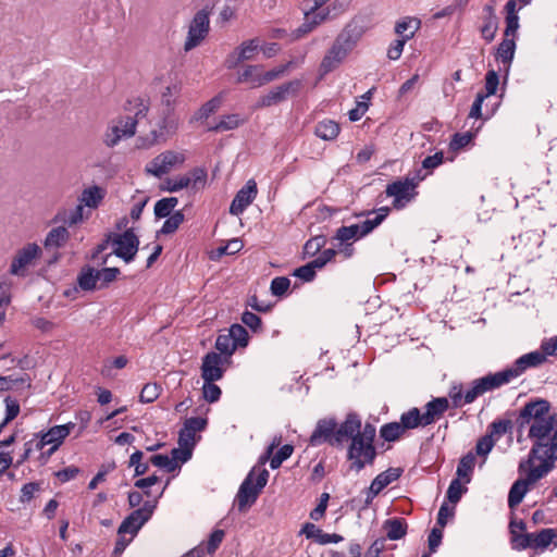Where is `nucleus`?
<instances>
[{
	"mask_svg": "<svg viewBox=\"0 0 557 557\" xmlns=\"http://www.w3.org/2000/svg\"><path fill=\"white\" fill-rule=\"evenodd\" d=\"M97 270L87 267L83 268L77 276V284L83 290H94L97 287Z\"/></svg>",
	"mask_w": 557,
	"mask_h": 557,
	"instance_id": "58836bf2",
	"label": "nucleus"
},
{
	"mask_svg": "<svg viewBox=\"0 0 557 557\" xmlns=\"http://www.w3.org/2000/svg\"><path fill=\"white\" fill-rule=\"evenodd\" d=\"M349 53L350 52L342 47V45L334 41L320 64L322 75H325L339 66Z\"/></svg>",
	"mask_w": 557,
	"mask_h": 557,
	"instance_id": "b1692460",
	"label": "nucleus"
},
{
	"mask_svg": "<svg viewBox=\"0 0 557 557\" xmlns=\"http://www.w3.org/2000/svg\"><path fill=\"white\" fill-rule=\"evenodd\" d=\"M69 232L64 226L53 227L45 239V246L49 248L62 247L69 239Z\"/></svg>",
	"mask_w": 557,
	"mask_h": 557,
	"instance_id": "4c0bfd02",
	"label": "nucleus"
},
{
	"mask_svg": "<svg viewBox=\"0 0 557 557\" xmlns=\"http://www.w3.org/2000/svg\"><path fill=\"white\" fill-rule=\"evenodd\" d=\"M269 471L261 466H255L243 483L240 484L235 497L237 508L240 512L246 511L257 500L259 494L267 485Z\"/></svg>",
	"mask_w": 557,
	"mask_h": 557,
	"instance_id": "7ed1b4c3",
	"label": "nucleus"
},
{
	"mask_svg": "<svg viewBox=\"0 0 557 557\" xmlns=\"http://www.w3.org/2000/svg\"><path fill=\"white\" fill-rule=\"evenodd\" d=\"M227 333L230 334L231 338L233 339L234 344L237 348L239 347H246L248 345L249 335L247 330L240 325V324H233Z\"/></svg>",
	"mask_w": 557,
	"mask_h": 557,
	"instance_id": "09e8293b",
	"label": "nucleus"
},
{
	"mask_svg": "<svg viewBox=\"0 0 557 557\" xmlns=\"http://www.w3.org/2000/svg\"><path fill=\"white\" fill-rule=\"evenodd\" d=\"M388 207H381L374 212L373 218H367L361 223L351 224L349 226H341L334 236L341 244H348L349 240L359 239L370 234L375 227H377L388 215Z\"/></svg>",
	"mask_w": 557,
	"mask_h": 557,
	"instance_id": "39448f33",
	"label": "nucleus"
},
{
	"mask_svg": "<svg viewBox=\"0 0 557 557\" xmlns=\"http://www.w3.org/2000/svg\"><path fill=\"white\" fill-rule=\"evenodd\" d=\"M221 104V99L219 97H214L205 104L200 107V109L195 113L193 120H206L212 113H214Z\"/></svg>",
	"mask_w": 557,
	"mask_h": 557,
	"instance_id": "603ef678",
	"label": "nucleus"
},
{
	"mask_svg": "<svg viewBox=\"0 0 557 557\" xmlns=\"http://www.w3.org/2000/svg\"><path fill=\"white\" fill-rule=\"evenodd\" d=\"M326 238L323 235L312 237L304 246V253L308 257H313L321 251L325 246Z\"/></svg>",
	"mask_w": 557,
	"mask_h": 557,
	"instance_id": "864d4df0",
	"label": "nucleus"
},
{
	"mask_svg": "<svg viewBox=\"0 0 557 557\" xmlns=\"http://www.w3.org/2000/svg\"><path fill=\"white\" fill-rule=\"evenodd\" d=\"M288 64L281 65L268 72H262L261 65H247L238 74V83H249L252 88L261 87L282 76L288 69Z\"/></svg>",
	"mask_w": 557,
	"mask_h": 557,
	"instance_id": "0eeeda50",
	"label": "nucleus"
},
{
	"mask_svg": "<svg viewBox=\"0 0 557 557\" xmlns=\"http://www.w3.org/2000/svg\"><path fill=\"white\" fill-rule=\"evenodd\" d=\"M486 11V16L484 18V24L481 27V34L482 37L487 41L491 42L496 35L498 23L497 17L494 13V10L492 7H485L484 9Z\"/></svg>",
	"mask_w": 557,
	"mask_h": 557,
	"instance_id": "e433bc0d",
	"label": "nucleus"
},
{
	"mask_svg": "<svg viewBox=\"0 0 557 557\" xmlns=\"http://www.w3.org/2000/svg\"><path fill=\"white\" fill-rule=\"evenodd\" d=\"M330 11H310V9H306L304 23L297 28V36H304L311 30H313L318 25L324 22L329 16Z\"/></svg>",
	"mask_w": 557,
	"mask_h": 557,
	"instance_id": "cd10ccee",
	"label": "nucleus"
},
{
	"mask_svg": "<svg viewBox=\"0 0 557 557\" xmlns=\"http://www.w3.org/2000/svg\"><path fill=\"white\" fill-rule=\"evenodd\" d=\"M550 404L543 398L528 401L516 418L519 432L529 426L528 437L533 441L524 465L534 462L554 469L557 461V413H549Z\"/></svg>",
	"mask_w": 557,
	"mask_h": 557,
	"instance_id": "f257e3e1",
	"label": "nucleus"
},
{
	"mask_svg": "<svg viewBox=\"0 0 557 557\" xmlns=\"http://www.w3.org/2000/svg\"><path fill=\"white\" fill-rule=\"evenodd\" d=\"M337 423L333 419H323L317 423L313 433L310 436V445L318 446L322 443H329L333 446L337 445L335 442Z\"/></svg>",
	"mask_w": 557,
	"mask_h": 557,
	"instance_id": "5701e85b",
	"label": "nucleus"
},
{
	"mask_svg": "<svg viewBox=\"0 0 557 557\" xmlns=\"http://www.w3.org/2000/svg\"><path fill=\"white\" fill-rule=\"evenodd\" d=\"M32 380L28 374L0 376V392L29 388Z\"/></svg>",
	"mask_w": 557,
	"mask_h": 557,
	"instance_id": "2f4dec72",
	"label": "nucleus"
},
{
	"mask_svg": "<svg viewBox=\"0 0 557 557\" xmlns=\"http://www.w3.org/2000/svg\"><path fill=\"white\" fill-rule=\"evenodd\" d=\"M203 397L209 403H215L221 397V388L214 382H203L202 386Z\"/></svg>",
	"mask_w": 557,
	"mask_h": 557,
	"instance_id": "052dcab7",
	"label": "nucleus"
},
{
	"mask_svg": "<svg viewBox=\"0 0 557 557\" xmlns=\"http://www.w3.org/2000/svg\"><path fill=\"white\" fill-rule=\"evenodd\" d=\"M420 27L421 21L418 17L406 16L396 23L395 33L400 37V39L408 41L414 36Z\"/></svg>",
	"mask_w": 557,
	"mask_h": 557,
	"instance_id": "7c9ffc66",
	"label": "nucleus"
},
{
	"mask_svg": "<svg viewBox=\"0 0 557 557\" xmlns=\"http://www.w3.org/2000/svg\"><path fill=\"white\" fill-rule=\"evenodd\" d=\"M154 505L146 502L141 508L134 510L128 515L119 527L117 534H131L132 537L150 519L153 513Z\"/></svg>",
	"mask_w": 557,
	"mask_h": 557,
	"instance_id": "4468645a",
	"label": "nucleus"
},
{
	"mask_svg": "<svg viewBox=\"0 0 557 557\" xmlns=\"http://www.w3.org/2000/svg\"><path fill=\"white\" fill-rule=\"evenodd\" d=\"M184 188H188V178L183 175L176 177H168L163 181L160 189L169 193H176Z\"/></svg>",
	"mask_w": 557,
	"mask_h": 557,
	"instance_id": "8fccbe9b",
	"label": "nucleus"
},
{
	"mask_svg": "<svg viewBox=\"0 0 557 557\" xmlns=\"http://www.w3.org/2000/svg\"><path fill=\"white\" fill-rule=\"evenodd\" d=\"M148 106L143 101L136 104L134 115L120 116L112 122L106 133L104 143L108 147H114L124 137L135 135L137 123L147 116Z\"/></svg>",
	"mask_w": 557,
	"mask_h": 557,
	"instance_id": "20e7f679",
	"label": "nucleus"
},
{
	"mask_svg": "<svg viewBox=\"0 0 557 557\" xmlns=\"http://www.w3.org/2000/svg\"><path fill=\"white\" fill-rule=\"evenodd\" d=\"M405 433L400 422H389L384 424L380 430V435L386 442H395Z\"/></svg>",
	"mask_w": 557,
	"mask_h": 557,
	"instance_id": "37998d69",
	"label": "nucleus"
},
{
	"mask_svg": "<svg viewBox=\"0 0 557 557\" xmlns=\"http://www.w3.org/2000/svg\"><path fill=\"white\" fill-rule=\"evenodd\" d=\"M294 451V447L289 444L283 445L277 453L270 459V467L274 470L281 467L283 461L288 459Z\"/></svg>",
	"mask_w": 557,
	"mask_h": 557,
	"instance_id": "4d7b16f0",
	"label": "nucleus"
},
{
	"mask_svg": "<svg viewBox=\"0 0 557 557\" xmlns=\"http://www.w3.org/2000/svg\"><path fill=\"white\" fill-rule=\"evenodd\" d=\"M448 407L449 401L446 397H437L432 399L424 406V422L428 425L434 423L444 414Z\"/></svg>",
	"mask_w": 557,
	"mask_h": 557,
	"instance_id": "bb28decb",
	"label": "nucleus"
},
{
	"mask_svg": "<svg viewBox=\"0 0 557 557\" xmlns=\"http://www.w3.org/2000/svg\"><path fill=\"white\" fill-rule=\"evenodd\" d=\"M472 137V134L469 132L462 134L456 133L449 143L450 150L458 151L462 149L463 147L470 144Z\"/></svg>",
	"mask_w": 557,
	"mask_h": 557,
	"instance_id": "680f3d73",
	"label": "nucleus"
},
{
	"mask_svg": "<svg viewBox=\"0 0 557 557\" xmlns=\"http://www.w3.org/2000/svg\"><path fill=\"white\" fill-rule=\"evenodd\" d=\"M512 429V421L508 419H500L493 421L488 426V435L498 441L503 435L510 432Z\"/></svg>",
	"mask_w": 557,
	"mask_h": 557,
	"instance_id": "de8ad7c7",
	"label": "nucleus"
},
{
	"mask_svg": "<svg viewBox=\"0 0 557 557\" xmlns=\"http://www.w3.org/2000/svg\"><path fill=\"white\" fill-rule=\"evenodd\" d=\"M533 548L545 549L550 544L555 546V535L553 529H542L540 532L532 533Z\"/></svg>",
	"mask_w": 557,
	"mask_h": 557,
	"instance_id": "79ce46f5",
	"label": "nucleus"
},
{
	"mask_svg": "<svg viewBox=\"0 0 557 557\" xmlns=\"http://www.w3.org/2000/svg\"><path fill=\"white\" fill-rule=\"evenodd\" d=\"M510 375L511 373L505 369L472 381L471 386L465 392V403L471 404L484 393L511 382Z\"/></svg>",
	"mask_w": 557,
	"mask_h": 557,
	"instance_id": "423d86ee",
	"label": "nucleus"
},
{
	"mask_svg": "<svg viewBox=\"0 0 557 557\" xmlns=\"http://www.w3.org/2000/svg\"><path fill=\"white\" fill-rule=\"evenodd\" d=\"M176 197H168L158 200L154 205V215L159 219L171 215L172 210L177 206Z\"/></svg>",
	"mask_w": 557,
	"mask_h": 557,
	"instance_id": "49530a36",
	"label": "nucleus"
},
{
	"mask_svg": "<svg viewBox=\"0 0 557 557\" xmlns=\"http://www.w3.org/2000/svg\"><path fill=\"white\" fill-rule=\"evenodd\" d=\"M210 29V10L207 8L199 10L190 21L184 50L190 51L198 47L207 37Z\"/></svg>",
	"mask_w": 557,
	"mask_h": 557,
	"instance_id": "1a4fd4ad",
	"label": "nucleus"
},
{
	"mask_svg": "<svg viewBox=\"0 0 557 557\" xmlns=\"http://www.w3.org/2000/svg\"><path fill=\"white\" fill-rule=\"evenodd\" d=\"M467 492V487L462 486L459 479H454L447 490V498L450 503L456 504L460 500L463 493Z\"/></svg>",
	"mask_w": 557,
	"mask_h": 557,
	"instance_id": "bf43d9fd",
	"label": "nucleus"
},
{
	"mask_svg": "<svg viewBox=\"0 0 557 557\" xmlns=\"http://www.w3.org/2000/svg\"><path fill=\"white\" fill-rule=\"evenodd\" d=\"M399 422H400L401 426L404 428L405 432L407 430H412L418 426H426L428 425L424 422L423 413H421L420 410L416 407L404 412L400 416Z\"/></svg>",
	"mask_w": 557,
	"mask_h": 557,
	"instance_id": "72a5a7b5",
	"label": "nucleus"
},
{
	"mask_svg": "<svg viewBox=\"0 0 557 557\" xmlns=\"http://www.w3.org/2000/svg\"><path fill=\"white\" fill-rule=\"evenodd\" d=\"M106 189L100 187V186H97V185H94V186H90L88 188H85L79 198H78V202L83 206V207H88L90 209H96L99 207V205L102 202V200L104 199L106 197Z\"/></svg>",
	"mask_w": 557,
	"mask_h": 557,
	"instance_id": "c85d7f7f",
	"label": "nucleus"
},
{
	"mask_svg": "<svg viewBox=\"0 0 557 557\" xmlns=\"http://www.w3.org/2000/svg\"><path fill=\"white\" fill-rule=\"evenodd\" d=\"M300 86L301 82L295 79L274 87L268 94L260 97L258 100V107L267 108L283 102L288 96L297 95Z\"/></svg>",
	"mask_w": 557,
	"mask_h": 557,
	"instance_id": "f3484780",
	"label": "nucleus"
},
{
	"mask_svg": "<svg viewBox=\"0 0 557 557\" xmlns=\"http://www.w3.org/2000/svg\"><path fill=\"white\" fill-rule=\"evenodd\" d=\"M362 35L363 27L356 22H350L338 34L335 41L351 52L361 39Z\"/></svg>",
	"mask_w": 557,
	"mask_h": 557,
	"instance_id": "393cba45",
	"label": "nucleus"
},
{
	"mask_svg": "<svg viewBox=\"0 0 557 557\" xmlns=\"http://www.w3.org/2000/svg\"><path fill=\"white\" fill-rule=\"evenodd\" d=\"M518 471L524 476L515 481L509 490L508 507L510 509L516 508L523 500L525 494L530 490V486L546 476L552 470L547 465H537L534 462L524 465V460H521Z\"/></svg>",
	"mask_w": 557,
	"mask_h": 557,
	"instance_id": "f03ea898",
	"label": "nucleus"
},
{
	"mask_svg": "<svg viewBox=\"0 0 557 557\" xmlns=\"http://www.w3.org/2000/svg\"><path fill=\"white\" fill-rule=\"evenodd\" d=\"M41 255V248L37 244H27L20 249L13 258L10 267V273L17 276H24L26 270Z\"/></svg>",
	"mask_w": 557,
	"mask_h": 557,
	"instance_id": "2eb2a0df",
	"label": "nucleus"
},
{
	"mask_svg": "<svg viewBox=\"0 0 557 557\" xmlns=\"http://www.w3.org/2000/svg\"><path fill=\"white\" fill-rule=\"evenodd\" d=\"M5 418L2 421V426H5L10 421L15 419L20 413V405L11 397L5 398Z\"/></svg>",
	"mask_w": 557,
	"mask_h": 557,
	"instance_id": "0e129e2a",
	"label": "nucleus"
},
{
	"mask_svg": "<svg viewBox=\"0 0 557 557\" xmlns=\"http://www.w3.org/2000/svg\"><path fill=\"white\" fill-rule=\"evenodd\" d=\"M495 443H496V440L492 438V435H488L486 433L476 443V446H475L476 454L480 456L488 455V453L493 449Z\"/></svg>",
	"mask_w": 557,
	"mask_h": 557,
	"instance_id": "69168bd1",
	"label": "nucleus"
},
{
	"mask_svg": "<svg viewBox=\"0 0 557 557\" xmlns=\"http://www.w3.org/2000/svg\"><path fill=\"white\" fill-rule=\"evenodd\" d=\"M475 465V458L474 456L469 453L466 456H463L457 467V475L459 480H463L465 483H469L471 480V474L473 472Z\"/></svg>",
	"mask_w": 557,
	"mask_h": 557,
	"instance_id": "ea45409f",
	"label": "nucleus"
},
{
	"mask_svg": "<svg viewBox=\"0 0 557 557\" xmlns=\"http://www.w3.org/2000/svg\"><path fill=\"white\" fill-rule=\"evenodd\" d=\"M417 183L413 178L406 177L395 181L386 186V195L393 197V207L397 210L404 209L416 196Z\"/></svg>",
	"mask_w": 557,
	"mask_h": 557,
	"instance_id": "9b49d317",
	"label": "nucleus"
},
{
	"mask_svg": "<svg viewBox=\"0 0 557 557\" xmlns=\"http://www.w3.org/2000/svg\"><path fill=\"white\" fill-rule=\"evenodd\" d=\"M257 194L258 187L256 181L252 178L248 180L235 195L230 207V213L233 215L242 214L256 199Z\"/></svg>",
	"mask_w": 557,
	"mask_h": 557,
	"instance_id": "6ab92c4d",
	"label": "nucleus"
},
{
	"mask_svg": "<svg viewBox=\"0 0 557 557\" xmlns=\"http://www.w3.org/2000/svg\"><path fill=\"white\" fill-rule=\"evenodd\" d=\"M84 220V207L78 202V205L71 210H62L58 212L54 218V221L62 222L69 226L76 225Z\"/></svg>",
	"mask_w": 557,
	"mask_h": 557,
	"instance_id": "c9c22d12",
	"label": "nucleus"
},
{
	"mask_svg": "<svg viewBox=\"0 0 557 557\" xmlns=\"http://www.w3.org/2000/svg\"><path fill=\"white\" fill-rule=\"evenodd\" d=\"M403 473L400 468H389L377 474L366 491V505L371 504L373 498L387 485L396 481Z\"/></svg>",
	"mask_w": 557,
	"mask_h": 557,
	"instance_id": "4be33fe9",
	"label": "nucleus"
},
{
	"mask_svg": "<svg viewBox=\"0 0 557 557\" xmlns=\"http://www.w3.org/2000/svg\"><path fill=\"white\" fill-rule=\"evenodd\" d=\"M547 355L542 350H534L519 357L512 367L507 368V372H510L511 380L520 376L529 368H536L546 361Z\"/></svg>",
	"mask_w": 557,
	"mask_h": 557,
	"instance_id": "412c9836",
	"label": "nucleus"
},
{
	"mask_svg": "<svg viewBox=\"0 0 557 557\" xmlns=\"http://www.w3.org/2000/svg\"><path fill=\"white\" fill-rule=\"evenodd\" d=\"M339 125L333 120H323L315 125L314 134L323 140H333L339 134Z\"/></svg>",
	"mask_w": 557,
	"mask_h": 557,
	"instance_id": "f704fd0d",
	"label": "nucleus"
},
{
	"mask_svg": "<svg viewBox=\"0 0 557 557\" xmlns=\"http://www.w3.org/2000/svg\"><path fill=\"white\" fill-rule=\"evenodd\" d=\"M166 218L168 219L164 221L160 230V233L165 235L174 233L184 221V214L180 210L175 211L174 213Z\"/></svg>",
	"mask_w": 557,
	"mask_h": 557,
	"instance_id": "3c124183",
	"label": "nucleus"
},
{
	"mask_svg": "<svg viewBox=\"0 0 557 557\" xmlns=\"http://www.w3.org/2000/svg\"><path fill=\"white\" fill-rule=\"evenodd\" d=\"M150 462L156 467L165 469L168 472H174L178 468L177 462L168 455H153Z\"/></svg>",
	"mask_w": 557,
	"mask_h": 557,
	"instance_id": "6e6d98bb",
	"label": "nucleus"
},
{
	"mask_svg": "<svg viewBox=\"0 0 557 557\" xmlns=\"http://www.w3.org/2000/svg\"><path fill=\"white\" fill-rule=\"evenodd\" d=\"M259 50V40L257 38L243 41L225 59V66L230 70L235 69L239 63L253 59Z\"/></svg>",
	"mask_w": 557,
	"mask_h": 557,
	"instance_id": "aec40b11",
	"label": "nucleus"
},
{
	"mask_svg": "<svg viewBox=\"0 0 557 557\" xmlns=\"http://www.w3.org/2000/svg\"><path fill=\"white\" fill-rule=\"evenodd\" d=\"M183 176L188 178V188L191 190L203 188L207 182V172L201 168H195Z\"/></svg>",
	"mask_w": 557,
	"mask_h": 557,
	"instance_id": "a18cd8bd",
	"label": "nucleus"
},
{
	"mask_svg": "<svg viewBox=\"0 0 557 557\" xmlns=\"http://www.w3.org/2000/svg\"><path fill=\"white\" fill-rule=\"evenodd\" d=\"M289 285V278L286 276H277L272 280L270 289L274 296H282L287 292Z\"/></svg>",
	"mask_w": 557,
	"mask_h": 557,
	"instance_id": "e2e57ef3",
	"label": "nucleus"
},
{
	"mask_svg": "<svg viewBox=\"0 0 557 557\" xmlns=\"http://www.w3.org/2000/svg\"><path fill=\"white\" fill-rule=\"evenodd\" d=\"M499 84V78L497 73L494 70H491L485 75V90L486 92L483 94L485 97H490L494 95L497 90Z\"/></svg>",
	"mask_w": 557,
	"mask_h": 557,
	"instance_id": "774afa93",
	"label": "nucleus"
},
{
	"mask_svg": "<svg viewBox=\"0 0 557 557\" xmlns=\"http://www.w3.org/2000/svg\"><path fill=\"white\" fill-rule=\"evenodd\" d=\"M383 529L388 540L397 541L407 534L408 524L403 518H392L384 522Z\"/></svg>",
	"mask_w": 557,
	"mask_h": 557,
	"instance_id": "473e14b6",
	"label": "nucleus"
},
{
	"mask_svg": "<svg viewBox=\"0 0 557 557\" xmlns=\"http://www.w3.org/2000/svg\"><path fill=\"white\" fill-rule=\"evenodd\" d=\"M240 124V119L237 114L225 115L221 119V121L214 126L211 127V131L220 132V131H231Z\"/></svg>",
	"mask_w": 557,
	"mask_h": 557,
	"instance_id": "13d9d810",
	"label": "nucleus"
},
{
	"mask_svg": "<svg viewBox=\"0 0 557 557\" xmlns=\"http://www.w3.org/2000/svg\"><path fill=\"white\" fill-rule=\"evenodd\" d=\"M112 245L114 246L113 253L129 263L138 251L139 239L134 230L128 228L122 234H115L112 237Z\"/></svg>",
	"mask_w": 557,
	"mask_h": 557,
	"instance_id": "ddd939ff",
	"label": "nucleus"
},
{
	"mask_svg": "<svg viewBox=\"0 0 557 557\" xmlns=\"http://www.w3.org/2000/svg\"><path fill=\"white\" fill-rule=\"evenodd\" d=\"M159 129H152L147 136H139L136 140V146L139 149H149L152 146L164 143L166 135L175 128H161L162 120L159 122Z\"/></svg>",
	"mask_w": 557,
	"mask_h": 557,
	"instance_id": "c756f323",
	"label": "nucleus"
},
{
	"mask_svg": "<svg viewBox=\"0 0 557 557\" xmlns=\"http://www.w3.org/2000/svg\"><path fill=\"white\" fill-rule=\"evenodd\" d=\"M182 86L178 82H174L165 87L162 92V104L165 107L163 111L161 128H176L177 120L174 116L175 98L180 95Z\"/></svg>",
	"mask_w": 557,
	"mask_h": 557,
	"instance_id": "a211bd4d",
	"label": "nucleus"
},
{
	"mask_svg": "<svg viewBox=\"0 0 557 557\" xmlns=\"http://www.w3.org/2000/svg\"><path fill=\"white\" fill-rule=\"evenodd\" d=\"M161 392V387L157 383H147L140 392L139 399L141 403L149 404L154 401Z\"/></svg>",
	"mask_w": 557,
	"mask_h": 557,
	"instance_id": "5fc2aeb1",
	"label": "nucleus"
},
{
	"mask_svg": "<svg viewBox=\"0 0 557 557\" xmlns=\"http://www.w3.org/2000/svg\"><path fill=\"white\" fill-rule=\"evenodd\" d=\"M215 348L220 351V355L228 360V358L237 349L230 334H220L215 341Z\"/></svg>",
	"mask_w": 557,
	"mask_h": 557,
	"instance_id": "c03bdc74",
	"label": "nucleus"
},
{
	"mask_svg": "<svg viewBox=\"0 0 557 557\" xmlns=\"http://www.w3.org/2000/svg\"><path fill=\"white\" fill-rule=\"evenodd\" d=\"M74 426L75 423L69 422L50 428L47 432L37 435V438H35V449L41 450L45 446L50 445L48 456L52 455L63 443L64 438L69 436Z\"/></svg>",
	"mask_w": 557,
	"mask_h": 557,
	"instance_id": "f8f14e48",
	"label": "nucleus"
},
{
	"mask_svg": "<svg viewBox=\"0 0 557 557\" xmlns=\"http://www.w3.org/2000/svg\"><path fill=\"white\" fill-rule=\"evenodd\" d=\"M376 456L373 444L352 437L347 457L351 461L350 469L360 472L366 465H372Z\"/></svg>",
	"mask_w": 557,
	"mask_h": 557,
	"instance_id": "9d476101",
	"label": "nucleus"
},
{
	"mask_svg": "<svg viewBox=\"0 0 557 557\" xmlns=\"http://www.w3.org/2000/svg\"><path fill=\"white\" fill-rule=\"evenodd\" d=\"M186 158L183 152L174 150H165L154 157L145 168L147 174L154 177H162L172 170L181 166Z\"/></svg>",
	"mask_w": 557,
	"mask_h": 557,
	"instance_id": "6e6552de",
	"label": "nucleus"
},
{
	"mask_svg": "<svg viewBox=\"0 0 557 557\" xmlns=\"http://www.w3.org/2000/svg\"><path fill=\"white\" fill-rule=\"evenodd\" d=\"M97 274L98 282H101V286H106L116 280L120 274V270L117 268H103L101 270H97Z\"/></svg>",
	"mask_w": 557,
	"mask_h": 557,
	"instance_id": "338daca9",
	"label": "nucleus"
},
{
	"mask_svg": "<svg viewBox=\"0 0 557 557\" xmlns=\"http://www.w3.org/2000/svg\"><path fill=\"white\" fill-rule=\"evenodd\" d=\"M516 51V42L513 38L504 37L497 48V59L504 64H510Z\"/></svg>",
	"mask_w": 557,
	"mask_h": 557,
	"instance_id": "a19ab883",
	"label": "nucleus"
},
{
	"mask_svg": "<svg viewBox=\"0 0 557 557\" xmlns=\"http://www.w3.org/2000/svg\"><path fill=\"white\" fill-rule=\"evenodd\" d=\"M361 420L355 413H349L345 421L337 428L335 442L341 445L345 440L351 438L359 432Z\"/></svg>",
	"mask_w": 557,
	"mask_h": 557,
	"instance_id": "a878e982",
	"label": "nucleus"
},
{
	"mask_svg": "<svg viewBox=\"0 0 557 557\" xmlns=\"http://www.w3.org/2000/svg\"><path fill=\"white\" fill-rule=\"evenodd\" d=\"M228 360L215 351L206 354L202 358L201 377L203 382H215L223 377Z\"/></svg>",
	"mask_w": 557,
	"mask_h": 557,
	"instance_id": "dca6fc26",
	"label": "nucleus"
}]
</instances>
